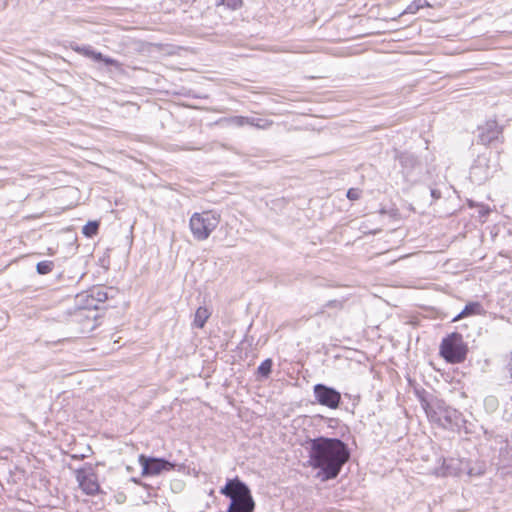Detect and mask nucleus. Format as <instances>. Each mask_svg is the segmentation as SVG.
<instances>
[{
    "label": "nucleus",
    "instance_id": "nucleus-13",
    "mask_svg": "<svg viewBox=\"0 0 512 512\" xmlns=\"http://www.w3.org/2000/svg\"><path fill=\"white\" fill-rule=\"evenodd\" d=\"M397 158H398L402 168L404 170H406L407 172L411 171L419 164L417 157L408 152L400 153L397 156Z\"/></svg>",
    "mask_w": 512,
    "mask_h": 512
},
{
    "label": "nucleus",
    "instance_id": "nucleus-2",
    "mask_svg": "<svg viewBox=\"0 0 512 512\" xmlns=\"http://www.w3.org/2000/svg\"><path fill=\"white\" fill-rule=\"evenodd\" d=\"M420 402L428 419L443 428L453 429L458 427L462 421V414L448 406L443 400L421 398Z\"/></svg>",
    "mask_w": 512,
    "mask_h": 512
},
{
    "label": "nucleus",
    "instance_id": "nucleus-5",
    "mask_svg": "<svg viewBox=\"0 0 512 512\" xmlns=\"http://www.w3.org/2000/svg\"><path fill=\"white\" fill-rule=\"evenodd\" d=\"M467 346L460 333L454 332L443 338L440 355L449 363H461L466 359Z\"/></svg>",
    "mask_w": 512,
    "mask_h": 512
},
{
    "label": "nucleus",
    "instance_id": "nucleus-14",
    "mask_svg": "<svg viewBox=\"0 0 512 512\" xmlns=\"http://www.w3.org/2000/svg\"><path fill=\"white\" fill-rule=\"evenodd\" d=\"M210 315L211 312L207 307L200 306L195 312L193 325L197 328H203Z\"/></svg>",
    "mask_w": 512,
    "mask_h": 512
},
{
    "label": "nucleus",
    "instance_id": "nucleus-26",
    "mask_svg": "<svg viewBox=\"0 0 512 512\" xmlns=\"http://www.w3.org/2000/svg\"><path fill=\"white\" fill-rule=\"evenodd\" d=\"M431 196L434 198V199H438L440 198V192L436 189H432L431 190Z\"/></svg>",
    "mask_w": 512,
    "mask_h": 512
},
{
    "label": "nucleus",
    "instance_id": "nucleus-9",
    "mask_svg": "<svg viewBox=\"0 0 512 512\" xmlns=\"http://www.w3.org/2000/svg\"><path fill=\"white\" fill-rule=\"evenodd\" d=\"M479 131V140L485 145L498 140L502 134V128L496 121H487L485 125L479 128Z\"/></svg>",
    "mask_w": 512,
    "mask_h": 512
},
{
    "label": "nucleus",
    "instance_id": "nucleus-1",
    "mask_svg": "<svg viewBox=\"0 0 512 512\" xmlns=\"http://www.w3.org/2000/svg\"><path fill=\"white\" fill-rule=\"evenodd\" d=\"M307 466L318 470L322 480L335 479L349 460L347 445L337 438L317 437L305 443Z\"/></svg>",
    "mask_w": 512,
    "mask_h": 512
},
{
    "label": "nucleus",
    "instance_id": "nucleus-8",
    "mask_svg": "<svg viewBox=\"0 0 512 512\" xmlns=\"http://www.w3.org/2000/svg\"><path fill=\"white\" fill-rule=\"evenodd\" d=\"M80 488L88 495H94L99 491V483L96 474L91 470L80 469L76 473Z\"/></svg>",
    "mask_w": 512,
    "mask_h": 512
},
{
    "label": "nucleus",
    "instance_id": "nucleus-15",
    "mask_svg": "<svg viewBox=\"0 0 512 512\" xmlns=\"http://www.w3.org/2000/svg\"><path fill=\"white\" fill-rule=\"evenodd\" d=\"M246 125H250V126H253L258 129L266 130V129H269L273 125V121L269 120V119L247 117Z\"/></svg>",
    "mask_w": 512,
    "mask_h": 512
},
{
    "label": "nucleus",
    "instance_id": "nucleus-4",
    "mask_svg": "<svg viewBox=\"0 0 512 512\" xmlns=\"http://www.w3.org/2000/svg\"><path fill=\"white\" fill-rule=\"evenodd\" d=\"M220 214L207 210L203 212H195L189 221V228L194 237L198 241H204L209 238L211 233L220 223Z\"/></svg>",
    "mask_w": 512,
    "mask_h": 512
},
{
    "label": "nucleus",
    "instance_id": "nucleus-12",
    "mask_svg": "<svg viewBox=\"0 0 512 512\" xmlns=\"http://www.w3.org/2000/svg\"><path fill=\"white\" fill-rule=\"evenodd\" d=\"M459 463L455 459H443L442 465L439 468L435 469V474L437 476H454L458 474L459 471Z\"/></svg>",
    "mask_w": 512,
    "mask_h": 512
},
{
    "label": "nucleus",
    "instance_id": "nucleus-21",
    "mask_svg": "<svg viewBox=\"0 0 512 512\" xmlns=\"http://www.w3.org/2000/svg\"><path fill=\"white\" fill-rule=\"evenodd\" d=\"M91 58L96 61H103L107 65L116 66V67L119 66V62L117 60L109 58V57H105L100 52L94 51V55H92Z\"/></svg>",
    "mask_w": 512,
    "mask_h": 512
},
{
    "label": "nucleus",
    "instance_id": "nucleus-23",
    "mask_svg": "<svg viewBox=\"0 0 512 512\" xmlns=\"http://www.w3.org/2000/svg\"><path fill=\"white\" fill-rule=\"evenodd\" d=\"M345 300H330L325 304L326 308H335V309H342L344 306Z\"/></svg>",
    "mask_w": 512,
    "mask_h": 512
},
{
    "label": "nucleus",
    "instance_id": "nucleus-22",
    "mask_svg": "<svg viewBox=\"0 0 512 512\" xmlns=\"http://www.w3.org/2000/svg\"><path fill=\"white\" fill-rule=\"evenodd\" d=\"M73 50L89 58H91V56L94 55V50L91 46H76L73 47Z\"/></svg>",
    "mask_w": 512,
    "mask_h": 512
},
{
    "label": "nucleus",
    "instance_id": "nucleus-24",
    "mask_svg": "<svg viewBox=\"0 0 512 512\" xmlns=\"http://www.w3.org/2000/svg\"><path fill=\"white\" fill-rule=\"evenodd\" d=\"M222 3L231 9H237L241 6L242 0H222Z\"/></svg>",
    "mask_w": 512,
    "mask_h": 512
},
{
    "label": "nucleus",
    "instance_id": "nucleus-3",
    "mask_svg": "<svg viewBox=\"0 0 512 512\" xmlns=\"http://www.w3.org/2000/svg\"><path fill=\"white\" fill-rule=\"evenodd\" d=\"M220 493L231 502L227 512H253L255 503L248 486L238 478L228 480Z\"/></svg>",
    "mask_w": 512,
    "mask_h": 512
},
{
    "label": "nucleus",
    "instance_id": "nucleus-17",
    "mask_svg": "<svg viewBox=\"0 0 512 512\" xmlns=\"http://www.w3.org/2000/svg\"><path fill=\"white\" fill-rule=\"evenodd\" d=\"M272 365H273V362H272V359L268 358V359H265L258 367L257 369V373L263 377V378H268L271 371H272Z\"/></svg>",
    "mask_w": 512,
    "mask_h": 512
},
{
    "label": "nucleus",
    "instance_id": "nucleus-20",
    "mask_svg": "<svg viewBox=\"0 0 512 512\" xmlns=\"http://www.w3.org/2000/svg\"><path fill=\"white\" fill-rule=\"evenodd\" d=\"M54 268V263L52 261H41L37 264L36 269L37 272L41 275H45L50 273Z\"/></svg>",
    "mask_w": 512,
    "mask_h": 512
},
{
    "label": "nucleus",
    "instance_id": "nucleus-16",
    "mask_svg": "<svg viewBox=\"0 0 512 512\" xmlns=\"http://www.w3.org/2000/svg\"><path fill=\"white\" fill-rule=\"evenodd\" d=\"M220 122L225 123L226 125L242 127L247 123V117L245 116H231L227 118H223Z\"/></svg>",
    "mask_w": 512,
    "mask_h": 512
},
{
    "label": "nucleus",
    "instance_id": "nucleus-19",
    "mask_svg": "<svg viewBox=\"0 0 512 512\" xmlns=\"http://www.w3.org/2000/svg\"><path fill=\"white\" fill-rule=\"evenodd\" d=\"M99 223L97 221H90L82 228V233L86 237H93L97 234Z\"/></svg>",
    "mask_w": 512,
    "mask_h": 512
},
{
    "label": "nucleus",
    "instance_id": "nucleus-7",
    "mask_svg": "<svg viewBox=\"0 0 512 512\" xmlns=\"http://www.w3.org/2000/svg\"><path fill=\"white\" fill-rule=\"evenodd\" d=\"M139 463L142 466V475L144 476H156L163 471H170L174 468V465L169 461L144 455L139 456Z\"/></svg>",
    "mask_w": 512,
    "mask_h": 512
},
{
    "label": "nucleus",
    "instance_id": "nucleus-11",
    "mask_svg": "<svg viewBox=\"0 0 512 512\" xmlns=\"http://www.w3.org/2000/svg\"><path fill=\"white\" fill-rule=\"evenodd\" d=\"M485 314V310L480 302H469L466 304L464 309L453 318V322L459 321L463 318L475 315H483Z\"/></svg>",
    "mask_w": 512,
    "mask_h": 512
},
{
    "label": "nucleus",
    "instance_id": "nucleus-10",
    "mask_svg": "<svg viewBox=\"0 0 512 512\" xmlns=\"http://www.w3.org/2000/svg\"><path fill=\"white\" fill-rule=\"evenodd\" d=\"M488 177L489 172L486 163H482V160L478 159L470 169V178L472 181L480 184L487 180Z\"/></svg>",
    "mask_w": 512,
    "mask_h": 512
},
{
    "label": "nucleus",
    "instance_id": "nucleus-6",
    "mask_svg": "<svg viewBox=\"0 0 512 512\" xmlns=\"http://www.w3.org/2000/svg\"><path fill=\"white\" fill-rule=\"evenodd\" d=\"M314 396L317 402L330 409L339 407L341 394L336 389L324 384H316L313 388Z\"/></svg>",
    "mask_w": 512,
    "mask_h": 512
},
{
    "label": "nucleus",
    "instance_id": "nucleus-18",
    "mask_svg": "<svg viewBox=\"0 0 512 512\" xmlns=\"http://www.w3.org/2000/svg\"><path fill=\"white\" fill-rule=\"evenodd\" d=\"M425 6H429V3L426 0H414L412 3H410L407 6L404 13L415 14L416 12H418L421 8H423Z\"/></svg>",
    "mask_w": 512,
    "mask_h": 512
},
{
    "label": "nucleus",
    "instance_id": "nucleus-25",
    "mask_svg": "<svg viewBox=\"0 0 512 512\" xmlns=\"http://www.w3.org/2000/svg\"><path fill=\"white\" fill-rule=\"evenodd\" d=\"M347 197L350 200H357L360 197V191L358 189L351 188L347 192Z\"/></svg>",
    "mask_w": 512,
    "mask_h": 512
},
{
    "label": "nucleus",
    "instance_id": "nucleus-28",
    "mask_svg": "<svg viewBox=\"0 0 512 512\" xmlns=\"http://www.w3.org/2000/svg\"><path fill=\"white\" fill-rule=\"evenodd\" d=\"M98 297H99V300H103V299H106V293H102V292H98Z\"/></svg>",
    "mask_w": 512,
    "mask_h": 512
},
{
    "label": "nucleus",
    "instance_id": "nucleus-27",
    "mask_svg": "<svg viewBox=\"0 0 512 512\" xmlns=\"http://www.w3.org/2000/svg\"><path fill=\"white\" fill-rule=\"evenodd\" d=\"M486 403L490 404V405H495L496 404V399L494 397H489L486 399Z\"/></svg>",
    "mask_w": 512,
    "mask_h": 512
}]
</instances>
